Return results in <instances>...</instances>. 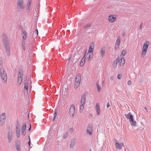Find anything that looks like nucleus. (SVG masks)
Segmentation results:
<instances>
[{"label": "nucleus", "mask_w": 151, "mask_h": 151, "mask_svg": "<svg viewBox=\"0 0 151 151\" xmlns=\"http://www.w3.org/2000/svg\"><path fill=\"white\" fill-rule=\"evenodd\" d=\"M70 129L72 131H73V128H71Z\"/></svg>", "instance_id": "46"}, {"label": "nucleus", "mask_w": 151, "mask_h": 151, "mask_svg": "<svg viewBox=\"0 0 151 151\" xmlns=\"http://www.w3.org/2000/svg\"><path fill=\"white\" fill-rule=\"evenodd\" d=\"M22 133L23 135H25L26 134V130H22Z\"/></svg>", "instance_id": "36"}, {"label": "nucleus", "mask_w": 151, "mask_h": 151, "mask_svg": "<svg viewBox=\"0 0 151 151\" xmlns=\"http://www.w3.org/2000/svg\"><path fill=\"white\" fill-rule=\"evenodd\" d=\"M129 122L132 126H135L136 124V121L134 120L133 117L132 115L130 116V118L129 119Z\"/></svg>", "instance_id": "8"}, {"label": "nucleus", "mask_w": 151, "mask_h": 151, "mask_svg": "<svg viewBox=\"0 0 151 151\" xmlns=\"http://www.w3.org/2000/svg\"><path fill=\"white\" fill-rule=\"evenodd\" d=\"M20 128L19 124H17L16 127V130H19Z\"/></svg>", "instance_id": "33"}, {"label": "nucleus", "mask_w": 151, "mask_h": 151, "mask_svg": "<svg viewBox=\"0 0 151 151\" xmlns=\"http://www.w3.org/2000/svg\"><path fill=\"white\" fill-rule=\"evenodd\" d=\"M0 76L6 73V72L4 71V69L2 67H1V68H0Z\"/></svg>", "instance_id": "27"}, {"label": "nucleus", "mask_w": 151, "mask_h": 151, "mask_svg": "<svg viewBox=\"0 0 151 151\" xmlns=\"http://www.w3.org/2000/svg\"><path fill=\"white\" fill-rule=\"evenodd\" d=\"M126 54V51L125 50H123L122 51V55H123L124 56Z\"/></svg>", "instance_id": "37"}, {"label": "nucleus", "mask_w": 151, "mask_h": 151, "mask_svg": "<svg viewBox=\"0 0 151 151\" xmlns=\"http://www.w3.org/2000/svg\"><path fill=\"white\" fill-rule=\"evenodd\" d=\"M94 45L93 44L91 45L89 47L88 52L93 53V51Z\"/></svg>", "instance_id": "22"}, {"label": "nucleus", "mask_w": 151, "mask_h": 151, "mask_svg": "<svg viewBox=\"0 0 151 151\" xmlns=\"http://www.w3.org/2000/svg\"><path fill=\"white\" fill-rule=\"evenodd\" d=\"M105 49L104 47H102L100 52V55L102 57H103L105 54Z\"/></svg>", "instance_id": "20"}, {"label": "nucleus", "mask_w": 151, "mask_h": 151, "mask_svg": "<svg viewBox=\"0 0 151 151\" xmlns=\"http://www.w3.org/2000/svg\"><path fill=\"white\" fill-rule=\"evenodd\" d=\"M107 108H109L110 106V105L109 103H108L106 105Z\"/></svg>", "instance_id": "43"}, {"label": "nucleus", "mask_w": 151, "mask_h": 151, "mask_svg": "<svg viewBox=\"0 0 151 151\" xmlns=\"http://www.w3.org/2000/svg\"><path fill=\"white\" fill-rule=\"evenodd\" d=\"M31 124H30V127H29V131L30 130V129H31Z\"/></svg>", "instance_id": "45"}, {"label": "nucleus", "mask_w": 151, "mask_h": 151, "mask_svg": "<svg viewBox=\"0 0 151 151\" xmlns=\"http://www.w3.org/2000/svg\"><path fill=\"white\" fill-rule=\"evenodd\" d=\"M114 79V77L113 76H111L110 77V79L111 81L113 80Z\"/></svg>", "instance_id": "41"}, {"label": "nucleus", "mask_w": 151, "mask_h": 151, "mask_svg": "<svg viewBox=\"0 0 151 151\" xmlns=\"http://www.w3.org/2000/svg\"><path fill=\"white\" fill-rule=\"evenodd\" d=\"M6 120V114L4 113H3L0 116V125L2 126L5 123Z\"/></svg>", "instance_id": "4"}, {"label": "nucleus", "mask_w": 151, "mask_h": 151, "mask_svg": "<svg viewBox=\"0 0 151 151\" xmlns=\"http://www.w3.org/2000/svg\"><path fill=\"white\" fill-rule=\"evenodd\" d=\"M26 124L25 123H24L23 125V126L22 127V130H26Z\"/></svg>", "instance_id": "35"}, {"label": "nucleus", "mask_w": 151, "mask_h": 151, "mask_svg": "<svg viewBox=\"0 0 151 151\" xmlns=\"http://www.w3.org/2000/svg\"><path fill=\"white\" fill-rule=\"evenodd\" d=\"M23 73L22 71H20L18 75V83L20 85L22 80Z\"/></svg>", "instance_id": "6"}, {"label": "nucleus", "mask_w": 151, "mask_h": 151, "mask_svg": "<svg viewBox=\"0 0 151 151\" xmlns=\"http://www.w3.org/2000/svg\"><path fill=\"white\" fill-rule=\"evenodd\" d=\"M115 145L116 148L119 149H121V148L124 146L123 144L122 143H119L116 142L115 143Z\"/></svg>", "instance_id": "14"}, {"label": "nucleus", "mask_w": 151, "mask_h": 151, "mask_svg": "<svg viewBox=\"0 0 151 151\" xmlns=\"http://www.w3.org/2000/svg\"><path fill=\"white\" fill-rule=\"evenodd\" d=\"M69 115L70 117H73L75 114V108L74 105H72L69 110Z\"/></svg>", "instance_id": "3"}, {"label": "nucleus", "mask_w": 151, "mask_h": 151, "mask_svg": "<svg viewBox=\"0 0 151 151\" xmlns=\"http://www.w3.org/2000/svg\"><path fill=\"white\" fill-rule=\"evenodd\" d=\"M57 115V113L55 112L54 114V119L55 118L56 116Z\"/></svg>", "instance_id": "42"}, {"label": "nucleus", "mask_w": 151, "mask_h": 151, "mask_svg": "<svg viewBox=\"0 0 151 151\" xmlns=\"http://www.w3.org/2000/svg\"><path fill=\"white\" fill-rule=\"evenodd\" d=\"M131 115H132L130 113H129L127 114H125V116L128 119H129L130 118V116Z\"/></svg>", "instance_id": "30"}, {"label": "nucleus", "mask_w": 151, "mask_h": 151, "mask_svg": "<svg viewBox=\"0 0 151 151\" xmlns=\"http://www.w3.org/2000/svg\"><path fill=\"white\" fill-rule=\"evenodd\" d=\"M31 3L32 0H28L26 6V10L27 11H29Z\"/></svg>", "instance_id": "10"}, {"label": "nucleus", "mask_w": 151, "mask_h": 151, "mask_svg": "<svg viewBox=\"0 0 151 151\" xmlns=\"http://www.w3.org/2000/svg\"><path fill=\"white\" fill-rule=\"evenodd\" d=\"M90 25H88V27H90Z\"/></svg>", "instance_id": "49"}, {"label": "nucleus", "mask_w": 151, "mask_h": 151, "mask_svg": "<svg viewBox=\"0 0 151 151\" xmlns=\"http://www.w3.org/2000/svg\"><path fill=\"white\" fill-rule=\"evenodd\" d=\"M118 62H119V64L120 66L123 65L125 63L124 58L122 57L120 59H119Z\"/></svg>", "instance_id": "15"}, {"label": "nucleus", "mask_w": 151, "mask_h": 151, "mask_svg": "<svg viewBox=\"0 0 151 151\" xmlns=\"http://www.w3.org/2000/svg\"><path fill=\"white\" fill-rule=\"evenodd\" d=\"M86 59V57H85V55L83 58H82L80 63V65L81 66H82L84 65V64L85 62V60Z\"/></svg>", "instance_id": "23"}, {"label": "nucleus", "mask_w": 151, "mask_h": 151, "mask_svg": "<svg viewBox=\"0 0 151 151\" xmlns=\"http://www.w3.org/2000/svg\"><path fill=\"white\" fill-rule=\"evenodd\" d=\"M116 18V15H111L109 16L108 20L110 23H113L115 22Z\"/></svg>", "instance_id": "5"}, {"label": "nucleus", "mask_w": 151, "mask_h": 151, "mask_svg": "<svg viewBox=\"0 0 151 151\" xmlns=\"http://www.w3.org/2000/svg\"><path fill=\"white\" fill-rule=\"evenodd\" d=\"M25 5L23 0H18L17 4V8L19 12L23 11L25 9Z\"/></svg>", "instance_id": "2"}, {"label": "nucleus", "mask_w": 151, "mask_h": 151, "mask_svg": "<svg viewBox=\"0 0 151 151\" xmlns=\"http://www.w3.org/2000/svg\"><path fill=\"white\" fill-rule=\"evenodd\" d=\"M121 75L120 74L118 75L117 76V78L119 79H120L121 78Z\"/></svg>", "instance_id": "39"}, {"label": "nucleus", "mask_w": 151, "mask_h": 151, "mask_svg": "<svg viewBox=\"0 0 151 151\" xmlns=\"http://www.w3.org/2000/svg\"><path fill=\"white\" fill-rule=\"evenodd\" d=\"M12 131H10L8 133V139L9 142H11L12 138Z\"/></svg>", "instance_id": "12"}, {"label": "nucleus", "mask_w": 151, "mask_h": 151, "mask_svg": "<svg viewBox=\"0 0 151 151\" xmlns=\"http://www.w3.org/2000/svg\"><path fill=\"white\" fill-rule=\"evenodd\" d=\"M3 44H4V47L5 48V52L7 55L9 54V46L5 43L4 41H3Z\"/></svg>", "instance_id": "7"}, {"label": "nucleus", "mask_w": 151, "mask_h": 151, "mask_svg": "<svg viewBox=\"0 0 151 151\" xmlns=\"http://www.w3.org/2000/svg\"><path fill=\"white\" fill-rule=\"evenodd\" d=\"M120 39V37H118L117 39L115 46L116 48L118 47L119 46Z\"/></svg>", "instance_id": "24"}, {"label": "nucleus", "mask_w": 151, "mask_h": 151, "mask_svg": "<svg viewBox=\"0 0 151 151\" xmlns=\"http://www.w3.org/2000/svg\"><path fill=\"white\" fill-rule=\"evenodd\" d=\"M35 33H36V35H38V31L37 29H36L35 31Z\"/></svg>", "instance_id": "40"}, {"label": "nucleus", "mask_w": 151, "mask_h": 151, "mask_svg": "<svg viewBox=\"0 0 151 151\" xmlns=\"http://www.w3.org/2000/svg\"><path fill=\"white\" fill-rule=\"evenodd\" d=\"M80 82L79 81L75 82V83L74 84V88L75 89H77L78 87L79 86L80 84Z\"/></svg>", "instance_id": "28"}, {"label": "nucleus", "mask_w": 151, "mask_h": 151, "mask_svg": "<svg viewBox=\"0 0 151 151\" xmlns=\"http://www.w3.org/2000/svg\"><path fill=\"white\" fill-rule=\"evenodd\" d=\"M85 103L81 102L80 105V111L81 113L82 112L84 108Z\"/></svg>", "instance_id": "21"}, {"label": "nucleus", "mask_w": 151, "mask_h": 151, "mask_svg": "<svg viewBox=\"0 0 151 151\" xmlns=\"http://www.w3.org/2000/svg\"><path fill=\"white\" fill-rule=\"evenodd\" d=\"M149 45V43L147 41H146L143 44L141 48V55L142 56L144 57L146 55Z\"/></svg>", "instance_id": "1"}, {"label": "nucleus", "mask_w": 151, "mask_h": 151, "mask_svg": "<svg viewBox=\"0 0 151 151\" xmlns=\"http://www.w3.org/2000/svg\"><path fill=\"white\" fill-rule=\"evenodd\" d=\"M132 84V82L131 81L129 80L127 82V84L128 85L130 86Z\"/></svg>", "instance_id": "38"}, {"label": "nucleus", "mask_w": 151, "mask_h": 151, "mask_svg": "<svg viewBox=\"0 0 151 151\" xmlns=\"http://www.w3.org/2000/svg\"><path fill=\"white\" fill-rule=\"evenodd\" d=\"M96 111L97 114L98 116H99L100 113V106L98 103H97L96 106Z\"/></svg>", "instance_id": "11"}, {"label": "nucleus", "mask_w": 151, "mask_h": 151, "mask_svg": "<svg viewBox=\"0 0 151 151\" xmlns=\"http://www.w3.org/2000/svg\"><path fill=\"white\" fill-rule=\"evenodd\" d=\"M16 148L17 151H21L20 146L19 145L17 144L16 145Z\"/></svg>", "instance_id": "29"}, {"label": "nucleus", "mask_w": 151, "mask_h": 151, "mask_svg": "<svg viewBox=\"0 0 151 151\" xmlns=\"http://www.w3.org/2000/svg\"><path fill=\"white\" fill-rule=\"evenodd\" d=\"M93 56V53L88 52L87 55V59H88V61L91 60Z\"/></svg>", "instance_id": "19"}, {"label": "nucleus", "mask_w": 151, "mask_h": 151, "mask_svg": "<svg viewBox=\"0 0 151 151\" xmlns=\"http://www.w3.org/2000/svg\"><path fill=\"white\" fill-rule=\"evenodd\" d=\"M16 134L17 138H19L20 135V132L19 130L16 131Z\"/></svg>", "instance_id": "31"}, {"label": "nucleus", "mask_w": 151, "mask_h": 151, "mask_svg": "<svg viewBox=\"0 0 151 151\" xmlns=\"http://www.w3.org/2000/svg\"><path fill=\"white\" fill-rule=\"evenodd\" d=\"M119 60V57H117L116 59L114 61L113 65V67L114 68H115L116 67L117 65V63L118 62Z\"/></svg>", "instance_id": "16"}, {"label": "nucleus", "mask_w": 151, "mask_h": 151, "mask_svg": "<svg viewBox=\"0 0 151 151\" xmlns=\"http://www.w3.org/2000/svg\"><path fill=\"white\" fill-rule=\"evenodd\" d=\"M30 142H29L28 143L29 144V145H30Z\"/></svg>", "instance_id": "47"}, {"label": "nucleus", "mask_w": 151, "mask_h": 151, "mask_svg": "<svg viewBox=\"0 0 151 151\" xmlns=\"http://www.w3.org/2000/svg\"><path fill=\"white\" fill-rule=\"evenodd\" d=\"M81 75L80 73L78 74L75 78V82L79 81V82H81Z\"/></svg>", "instance_id": "17"}, {"label": "nucleus", "mask_w": 151, "mask_h": 151, "mask_svg": "<svg viewBox=\"0 0 151 151\" xmlns=\"http://www.w3.org/2000/svg\"><path fill=\"white\" fill-rule=\"evenodd\" d=\"M93 127L92 125H89L87 128V132L90 134L91 135L92 134Z\"/></svg>", "instance_id": "13"}, {"label": "nucleus", "mask_w": 151, "mask_h": 151, "mask_svg": "<svg viewBox=\"0 0 151 151\" xmlns=\"http://www.w3.org/2000/svg\"><path fill=\"white\" fill-rule=\"evenodd\" d=\"M142 25H143V24L142 23H141V24L140 25V28L139 29H141L142 26Z\"/></svg>", "instance_id": "44"}, {"label": "nucleus", "mask_w": 151, "mask_h": 151, "mask_svg": "<svg viewBox=\"0 0 151 151\" xmlns=\"http://www.w3.org/2000/svg\"><path fill=\"white\" fill-rule=\"evenodd\" d=\"M97 88V90L99 92L101 90V87L99 86V85L98 84V83H97L96 84Z\"/></svg>", "instance_id": "32"}, {"label": "nucleus", "mask_w": 151, "mask_h": 151, "mask_svg": "<svg viewBox=\"0 0 151 151\" xmlns=\"http://www.w3.org/2000/svg\"><path fill=\"white\" fill-rule=\"evenodd\" d=\"M86 102V96L85 94H83L81 97V102L85 103Z\"/></svg>", "instance_id": "26"}, {"label": "nucleus", "mask_w": 151, "mask_h": 151, "mask_svg": "<svg viewBox=\"0 0 151 151\" xmlns=\"http://www.w3.org/2000/svg\"><path fill=\"white\" fill-rule=\"evenodd\" d=\"M28 89V83L27 81V79H26V80L25 81V83L24 85V91L25 92L26 91H27Z\"/></svg>", "instance_id": "18"}, {"label": "nucleus", "mask_w": 151, "mask_h": 151, "mask_svg": "<svg viewBox=\"0 0 151 151\" xmlns=\"http://www.w3.org/2000/svg\"><path fill=\"white\" fill-rule=\"evenodd\" d=\"M75 145V142L74 141H72L70 145V147L72 148Z\"/></svg>", "instance_id": "34"}, {"label": "nucleus", "mask_w": 151, "mask_h": 151, "mask_svg": "<svg viewBox=\"0 0 151 151\" xmlns=\"http://www.w3.org/2000/svg\"><path fill=\"white\" fill-rule=\"evenodd\" d=\"M1 78L4 83H6L7 80V77L6 73L0 76Z\"/></svg>", "instance_id": "9"}, {"label": "nucleus", "mask_w": 151, "mask_h": 151, "mask_svg": "<svg viewBox=\"0 0 151 151\" xmlns=\"http://www.w3.org/2000/svg\"><path fill=\"white\" fill-rule=\"evenodd\" d=\"M63 138H64V139H65V137H63Z\"/></svg>", "instance_id": "48"}, {"label": "nucleus", "mask_w": 151, "mask_h": 151, "mask_svg": "<svg viewBox=\"0 0 151 151\" xmlns=\"http://www.w3.org/2000/svg\"><path fill=\"white\" fill-rule=\"evenodd\" d=\"M22 36L23 39H26L27 36V33L24 31H22Z\"/></svg>", "instance_id": "25"}]
</instances>
